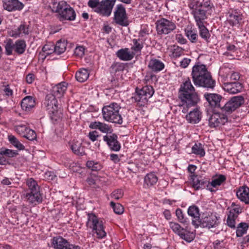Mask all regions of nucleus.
<instances>
[{
    "instance_id": "1",
    "label": "nucleus",
    "mask_w": 249,
    "mask_h": 249,
    "mask_svg": "<svg viewBox=\"0 0 249 249\" xmlns=\"http://www.w3.org/2000/svg\"><path fill=\"white\" fill-rule=\"evenodd\" d=\"M193 81L196 86L202 87L207 89H213L215 81L212 78L205 65H195L192 68L191 73Z\"/></svg>"
},
{
    "instance_id": "2",
    "label": "nucleus",
    "mask_w": 249,
    "mask_h": 249,
    "mask_svg": "<svg viewBox=\"0 0 249 249\" xmlns=\"http://www.w3.org/2000/svg\"><path fill=\"white\" fill-rule=\"evenodd\" d=\"M179 97L182 102L184 106L182 109L183 113L188 111L189 107L195 106L197 104L199 98L197 93L195 92V88L191 84L189 78L181 85L179 91Z\"/></svg>"
},
{
    "instance_id": "3",
    "label": "nucleus",
    "mask_w": 249,
    "mask_h": 249,
    "mask_svg": "<svg viewBox=\"0 0 249 249\" xmlns=\"http://www.w3.org/2000/svg\"><path fill=\"white\" fill-rule=\"evenodd\" d=\"M50 7L53 11L58 13V17L61 21H71L75 19L76 13L74 9L65 1L57 2L55 0H52Z\"/></svg>"
},
{
    "instance_id": "4",
    "label": "nucleus",
    "mask_w": 249,
    "mask_h": 249,
    "mask_svg": "<svg viewBox=\"0 0 249 249\" xmlns=\"http://www.w3.org/2000/svg\"><path fill=\"white\" fill-rule=\"evenodd\" d=\"M120 108V106L116 103L104 106L102 108L104 119L107 122L122 124L123 119L119 112Z\"/></svg>"
},
{
    "instance_id": "5",
    "label": "nucleus",
    "mask_w": 249,
    "mask_h": 249,
    "mask_svg": "<svg viewBox=\"0 0 249 249\" xmlns=\"http://www.w3.org/2000/svg\"><path fill=\"white\" fill-rule=\"evenodd\" d=\"M219 223L218 217L213 213H203L198 221L192 220V224L196 228L200 226L209 229L216 227Z\"/></svg>"
},
{
    "instance_id": "6",
    "label": "nucleus",
    "mask_w": 249,
    "mask_h": 249,
    "mask_svg": "<svg viewBox=\"0 0 249 249\" xmlns=\"http://www.w3.org/2000/svg\"><path fill=\"white\" fill-rule=\"evenodd\" d=\"M154 93V90L153 87L146 85L141 89H136V94L134 96V99L139 106H144L147 104L148 99L153 96Z\"/></svg>"
},
{
    "instance_id": "7",
    "label": "nucleus",
    "mask_w": 249,
    "mask_h": 249,
    "mask_svg": "<svg viewBox=\"0 0 249 249\" xmlns=\"http://www.w3.org/2000/svg\"><path fill=\"white\" fill-rule=\"evenodd\" d=\"M44 104L52 119L57 120L62 117L61 111L58 109L57 101L53 95H47Z\"/></svg>"
},
{
    "instance_id": "8",
    "label": "nucleus",
    "mask_w": 249,
    "mask_h": 249,
    "mask_svg": "<svg viewBox=\"0 0 249 249\" xmlns=\"http://www.w3.org/2000/svg\"><path fill=\"white\" fill-rule=\"evenodd\" d=\"M87 225L95 231L97 238L101 239L106 236V232L104 230L103 222L99 221L98 217L94 214H88Z\"/></svg>"
},
{
    "instance_id": "9",
    "label": "nucleus",
    "mask_w": 249,
    "mask_h": 249,
    "mask_svg": "<svg viewBox=\"0 0 249 249\" xmlns=\"http://www.w3.org/2000/svg\"><path fill=\"white\" fill-rule=\"evenodd\" d=\"M156 24L158 35H167L176 29L175 23L165 18H161L158 20Z\"/></svg>"
},
{
    "instance_id": "10",
    "label": "nucleus",
    "mask_w": 249,
    "mask_h": 249,
    "mask_svg": "<svg viewBox=\"0 0 249 249\" xmlns=\"http://www.w3.org/2000/svg\"><path fill=\"white\" fill-rule=\"evenodd\" d=\"M244 103V98L242 96H234L231 98L224 106L221 107L223 112L231 113Z\"/></svg>"
},
{
    "instance_id": "11",
    "label": "nucleus",
    "mask_w": 249,
    "mask_h": 249,
    "mask_svg": "<svg viewBox=\"0 0 249 249\" xmlns=\"http://www.w3.org/2000/svg\"><path fill=\"white\" fill-rule=\"evenodd\" d=\"M189 7L192 9L191 14L195 18L196 25L204 24L205 19L207 18L206 10L196 6L194 3H191Z\"/></svg>"
},
{
    "instance_id": "12",
    "label": "nucleus",
    "mask_w": 249,
    "mask_h": 249,
    "mask_svg": "<svg viewBox=\"0 0 249 249\" xmlns=\"http://www.w3.org/2000/svg\"><path fill=\"white\" fill-rule=\"evenodd\" d=\"M116 0H103L95 12L102 16L109 17L112 12Z\"/></svg>"
},
{
    "instance_id": "13",
    "label": "nucleus",
    "mask_w": 249,
    "mask_h": 249,
    "mask_svg": "<svg viewBox=\"0 0 249 249\" xmlns=\"http://www.w3.org/2000/svg\"><path fill=\"white\" fill-rule=\"evenodd\" d=\"M114 19L115 22L121 26H126L128 25L125 10L122 4L117 5Z\"/></svg>"
},
{
    "instance_id": "14",
    "label": "nucleus",
    "mask_w": 249,
    "mask_h": 249,
    "mask_svg": "<svg viewBox=\"0 0 249 249\" xmlns=\"http://www.w3.org/2000/svg\"><path fill=\"white\" fill-rule=\"evenodd\" d=\"M191 179L192 187L196 190L206 188L211 192L213 191L212 188H210V182L207 178L197 175H193L192 176Z\"/></svg>"
},
{
    "instance_id": "15",
    "label": "nucleus",
    "mask_w": 249,
    "mask_h": 249,
    "mask_svg": "<svg viewBox=\"0 0 249 249\" xmlns=\"http://www.w3.org/2000/svg\"><path fill=\"white\" fill-rule=\"evenodd\" d=\"M228 121L227 116L222 113H214L209 118V124L211 127L223 125Z\"/></svg>"
},
{
    "instance_id": "16",
    "label": "nucleus",
    "mask_w": 249,
    "mask_h": 249,
    "mask_svg": "<svg viewBox=\"0 0 249 249\" xmlns=\"http://www.w3.org/2000/svg\"><path fill=\"white\" fill-rule=\"evenodd\" d=\"M3 9L9 12L20 11L24 4L18 0H2Z\"/></svg>"
},
{
    "instance_id": "17",
    "label": "nucleus",
    "mask_w": 249,
    "mask_h": 249,
    "mask_svg": "<svg viewBox=\"0 0 249 249\" xmlns=\"http://www.w3.org/2000/svg\"><path fill=\"white\" fill-rule=\"evenodd\" d=\"M118 137L115 134L107 135L103 137V140L106 142L112 151H118L121 148V145L117 140Z\"/></svg>"
},
{
    "instance_id": "18",
    "label": "nucleus",
    "mask_w": 249,
    "mask_h": 249,
    "mask_svg": "<svg viewBox=\"0 0 249 249\" xmlns=\"http://www.w3.org/2000/svg\"><path fill=\"white\" fill-rule=\"evenodd\" d=\"M227 21L231 26L238 25L242 19V14L237 10L231 9L227 14Z\"/></svg>"
},
{
    "instance_id": "19",
    "label": "nucleus",
    "mask_w": 249,
    "mask_h": 249,
    "mask_svg": "<svg viewBox=\"0 0 249 249\" xmlns=\"http://www.w3.org/2000/svg\"><path fill=\"white\" fill-rule=\"evenodd\" d=\"M223 89L230 94H236L241 91L243 86L241 83L237 82H227L223 84Z\"/></svg>"
},
{
    "instance_id": "20",
    "label": "nucleus",
    "mask_w": 249,
    "mask_h": 249,
    "mask_svg": "<svg viewBox=\"0 0 249 249\" xmlns=\"http://www.w3.org/2000/svg\"><path fill=\"white\" fill-rule=\"evenodd\" d=\"M204 97L208 102L210 105L213 107H221L220 101L222 97L215 93H205Z\"/></svg>"
},
{
    "instance_id": "21",
    "label": "nucleus",
    "mask_w": 249,
    "mask_h": 249,
    "mask_svg": "<svg viewBox=\"0 0 249 249\" xmlns=\"http://www.w3.org/2000/svg\"><path fill=\"white\" fill-rule=\"evenodd\" d=\"M35 100L31 96H26L22 100L21 102V108L23 110L26 112L30 111L35 107Z\"/></svg>"
},
{
    "instance_id": "22",
    "label": "nucleus",
    "mask_w": 249,
    "mask_h": 249,
    "mask_svg": "<svg viewBox=\"0 0 249 249\" xmlns=\"http://www.w3.org/2000/svg\"><path fill=\"white\" fill-rule=\"evenodd\" d=\"M186 118L188 123L191 124H197L201 120V113L197 108H195L186 116Z\"/></svg>"
},
{
    "instance_id": "23",
    "label": "nucleus",
    "mask_w": 249,
    "mask_h": 249,
    "mask_svg": "<svg viewBox=\"0 0 249 249\" xmlns=\"http://www.w3.org/2000/svg\"><path fill=\"white\" fill-rule=\"evenodd\" d=\"M67 84L65 82L60 83L53 88L52 94L54 97L60 98L62 97L67 90Z\"/></svg>"
},
{
    "instance_id": "24",
    "label": "nucleus",
    "mask_w": 249,
    "mask_h": 249,
    "mask_svg": "<svg viewBox=\"0 0 249 249\" xmlns=\"http://www.w3.org/2000/svg\"><path fill=\"white\" fill-rule=\"evenodd\" d=\"M237 197L246 204H249V188L247 186L240 187L236 192Z\"/></svg>"
},
{
    "instance_id": "25",
    "label": "nucleus",
    "mask_w": 249,
    "mask_h": 249,
    "mask_svg": "<svg viewBox=\"0 0 249 249\" xmlns=\"http://www.w3.org/2000/svg\"><path fill=\"white\" fill-rule=\"evenodd\" d=\"M26 197L31 203L36 205L42 202V197L39 192H27Z\"/></svg>"
},
{
    "instance_id": "26",
    "label": "nucleus",
    "mask_w": 249,
    "mask_h": 249,
    "mask_svg": "<svg viewBox=\"0 0 249 249\" xmlns=\"http://www.w3.org/2000/svg\"><path fill=\"white\" fill-rule=\"evenodd\" d=\"M23 34L25 35H28L29 34V26L25 24H21L15 31H12L10 32V36L13 37H18L20 36V35Z\"/></svg>"
},
{
    "instance_id": "27",
    "label": "nucleus",
    "mask_w": 249,
    "mask_h": 249,
    "mask_svg": "<svg viewBox=\"0 0 249 249\" xmlns=\"http://www.w3.org/2000/svg\"><path fill=\"white\" fill-rule=\"evenodd\" d=\"M52 243L55 249H64L68 245V241L61 236H57L53 238Z\"/></svg>"
},
{
    "instance_id": "28",
    "label": "nucleus",
    "mask_w": 249,
    "mask_h": 249,
    "mask_svg": "<svg viewBox=\"0 0 249 249\" xmlns=\"http://www.w3.org/2000/svg\"><path fill=\"white\" fill-rule=\"evenodd\" d=\"M148 66L152 71L157 72L164 69V64L159 60L152 59L149 61Z\"/></svg>"
},
{
    "instance_id": "29",
    "label": "nucleus",
    "mask_w": 249,
    "mask_h": 249,
    "mask_svg": "<svg viewBox=\"0 0 249 249\" xmlns=\"http://www.w3.org/2000/svg\"><path fill=\"white\" fill-rule=\"evenodd\" d=\"M117 56L122 60L128 61L131 60L134 57L133 53H130L128 49H122L116 53Z\"/></svg>"
},
{
    "instance_id": "30",
    "label": "nucleus",
    "mask_w": 249,
    "mask_h": 249,
    "mask_svg": "<svg viewBox=\"0 0 249 249\" xmlns=\"http://www.w3.org/2000/svg\"><path fill=\"white\" fill-rule=\"evenodd\" d=\"M73 152L77 155L83 156L85 154V147L81 142L76 141L71 145Z\"/></svg>"
},
{
    "instance_id": "31",
    "label": "nucleus",
    "mask_w": 249,
    "mask_h": 249,
    "mask_svg": "<svg viewBox=\"0 0 249 249\" xmlns=\"http://www.w3.org/2000/svg\"><path fill=\"white\" fill-rule=\"evenodd\" d=\"M67 42L65 40H59L54 47V52L58 54L63 53L66 50Z\"/></svg>"
},
{
    "instance_id": "32",
    "label": "nucleus",
    "mask_w": 249,
    "mask_h": 249,
    "mask_svg": "<svg viewBox=\"0 0 249 249\" xmlns=\"http://www.w3.org/2000/svg\"><path fill=\"white\" fill-rule=\"evenodd\" d=\"M187 213L188 215L193 218L192 220L198 221L200 218L199 208L195 205L190 206Z\"/></svg>"
},
{
    "instance_id": "33",
    "label": "nucleus",
    "mask_w": 249,
    "mask_h": 249,
    "mask_svg": "<svg viewBox=\"0 0 249 249\" xmlns=\"http://www.w3.org/2000/svg\"><path fill=\"white\" fill-rule=\"evenodd\" d=\"M178 236L183 240L187 242H191L195 237V234L187 230V228H184V231H181Z\"/></svg>"
},
{
    "instance_id": "34",
    "label": "nucleus",
    "mask_w": 249,
    "mask_h": 249,
    "mask_svg": "<svg viewBox=\"0 0 249 249\" xmlns=\"http://www.w3.org/2000/svg\"><path fill=\"white\" fill-rule=\"evenodd\" d=\"M89 72L85 69H82L76 73L75 78L80 82H84L89 76Z\"/></svg>"
},
{
    "instance_id": "35",
    "label": "nucleus",
    "mask_w": 249,
    "mask_h": 249,
    "mask_svg": "<svg viewBox=\"0 0 249 249\" xmlns=\"http://www.w3.org/2000/svg\"><path fill=\"white\" fill-rule=\"evenodd\" d=\"M26 47L25 41L23 40H18L14 44L15 51L19 54L24 53Z\"/></svg>"
},
{
    "instance_id": "36",
    "label": "nucleus",
    "mask_w": 249,
    "mask_h": 249,
    "mask_svg": "<svg viewBox=\"0 0 249 249\" xmlns=\"http://www.w3.org/2000/svg\"><path fill=\"white\" fill-rule=\"evenodd\" d=\"M158 177L153 173L147 174L144 178V183L148 186H151L157 183Z\"/></svg>"
},
{
    "instance_id": "37",
    "label": "nucleus",
    "mask_w": 249,
    "mask_h": 249,
    "mask_svg": "<svg viewBox=\"0 0 249 249\" xmlns=\"http://www.w3.org/2000/svg\"><path fill=\"white\" fill-rule=\"evenodd\" d=\"M27 185L28 186V192H39V186L37 182L32 178H30L27 180Z\"/></svg>"
},
{
    "instance_id": "38",
    "label": "nucleus",
    "mask_w": 249,
    "mask_h": 249,
    "mask_svg": "<svg viewBox=\"0 0 249 249\" xmlns=\"http://www.w3.org/2000/svg\"><path fill=\"white\" fill-rule=\"evenodd\" d=\"M249 225L247 223L245 222L240 223L237 227L236 233L237 237H242L244 234H246Z\"/></svg>"
},
{
    "instance_id": "39",
    "label": "nucleus",
    "mask_w": 249,
    "mask_h": 249,
    "mask_svg": "<svg viewBox=\"0 0 249 249\" xmlns=\"http://www.w3.org/2000/svg\"><path fill=\"white\" fill-rule=\"evenodd\" d=\"M192 152L193 153L199 155L201 157L204 156L205 154L204 149L200 143L198 144L195 143L192 147Z\"/></svg>"
},
{
    "instance_id": "40",
    "label": "nucleus",
    "mask_w": 249,
    "mask_h": 249,
    "mask_svg": "<svg viewBox=\"0 0 249 249\" xmlns=\"http://www.w3.org/2000/svg\"><path fill=\"white\" fill-rule=\"evenodd\" d=\"M197 26H198L199 29L200 36L205 40L208 41L209 38L210 37V34L208 30L204 25V24Z\"/></svg>"
},
{
    "instance_id": "41",
    "label": "nucleus",
    "mask_w": 249,
    "mask_h": 249,
    "mask_svg": "<svg viewBox=\"0 0 249 249\" xmlns=\"http://www.w3.org/2000/svg\"><path fill=\"white\" fill-rule=\"evenodd\" d=\"M185 35L192 43H196L198 38L196 31L193 29L185 30Z\"/></svg>"
},
{
    "instance_id": "42",
    "label": "nucleus",
    "mask_w": 249,
    "mask_h": 249,
    "mask_svg": "<svg viewBox=\"0 0 249 249\" xmlns=\"http://www.w3.org/2000/svg\"><path fill=\"white\" fill-rule=\"evenodd\" d=\"M192 3H194V4L196 6L201 8L206 9V12L212 8V4L210 0H207L206 1L200 2L199 1H194Z\"/></svg>"
},
{
    "instance_id": "43",
    "label": "nucleus",
    "mask_w": 249,
    "mask_h": 249,
    "mask_svg": "<svg viewBox=\"0 0 249 249\" xmlns=\"http://www.w3.org/2000/svg\"><path fill=\"white\" fill-rule=\"evenodd\" d=\"M124 64L119 62L113 63L110 68V71L111 73H116L117 72L124 71Z\"/></svg>"
},
{
    "instance_id": "44",
    "label": "nucleus",
    "mask_w": 249,
    "mask_h": 249,
    "mask_svg": "<svg viewBox=\"0 0 249 249\" xmlns=\"http://www.w3.org/2000/svg\"><path fill=\"white\" fill-rule=\"evenodd\" d=\"M8 139L10 143L18 150H21L24 149V145L15 136H9Z\"/></svg>"
},
{
    "instance_id": "45",
    "label": "nucleus",
    "mask_w": 249,
    "mask_h": 249,
    "mask_svg": "<svg viewBox=\"0 0 249 249\" xmlns=\"http://www.w3.org/2000/svg\"><path fill=\"white\" fill-rule=\"evenodd\" d=\"M86 166L94 171H97L102 169V166L100 163L93 160L88 161L86 163Z\"/></svg>"
},
{
    "instance_id": "46",
    "label": "nucleus",
    "mask_w": 249,
    "mask_h": 249,
    "mask_svg": "<svg viewBox=\"0 0 249 249\" xmlns=\"http://www.w3.org/2000/svg\"><path fill=\"white\" fill-rule=\"evenodd\" d=\"M176 216H177L178 221L184 224H187L189 222L188 219L185 217L182 210L180 209H177L176 211Z\"/></svg>"
},
{
    "instance_id": "47",
    "label": "nucleus",
    "mask_w": 249,
    "mask_h": 249,
    "mask_svg": "<svg viewBox=\"0 0 249 249\" xmlns=\"http://www.w3.org/2000/svg\"><path fill=\"white\" fill-rule=\"evenodd\" d=\"M169 227L172 231L178 235L181 233V231H184V228L178 223L176 222H170Z\"/></svg>"
},
{
    "instance_id": "48",
    "label": "nucleus",
    "mask_w": 249,
    "mask_h": 249,
    "mask_svg": "<svg viewBox=\"0 0 249 249\" xmlns=\"http://www.w3.org/2000/svg\"><path fill=\"white\" fill-rule=\"evenodd\" d=\"M169 227L172 231L178 235L181 233V231H184V228L178 223L176 222H170Z\"/></svg>"
},
{
    "instance_id": "49",
    "label": "nucleus",
    "mask_w": 249,
    "mask_h": 249,
    "mask_svg": "<svg viewBox=\"0 0 249 249\" xmlns=\"http://www.w3.org/2000/svg\"><path fill=\"white\" fill-rule=\"evenodd\" d=\"M225 180V176L220 175L217 178L213 180L211 183L210 182V188H211L212 186L215 187L217 186L220 185Z\"/></svg>"
},
{
    "instance_id": "50",
    "label": "nucleus",
    "mask_w": 249,
    "mask_h": 249,
    "mask_svg": "<svg viewBox=\"0 0 249 249\" xmlns=\"http://www.w3.org/2000/svg\"><path fill=\"white\" fill-rule=\"evenodd\" d=\"M110 205L112 207L114 212L118 214H121L124 212V207L120 203H115L113 202H110Z\"/></svg>"
},
{
    "instance_id": "51",
    "label": "nucleus",
    "mask_w": 249,
    "mask_h": 249,
    "mask_svg": "<svg viewBox=\"0 0 249 249\" xmlns=\"http://www.w3.org/2000/svg\"><path fill=\"white\" fill-rule=\"evenodd\" d=\"M5 48L6 54L9 55L12 54L13 49H14V44L12 39H9L7 40Z\"/></svg>"
},
{
    "instance_id": "52",
    "label": "nucleus",
    "mask_w": 249,
    "mask_h": 249,
    "mask_svg": "<svg viewBox=\"0 0 249 249\" xmlns=\"http://www.w3.org/2000/svg\"><path fill=\"white\" fill-rule=\"evenodd\" d=\"M237 217L233 216L232 214H229L227 217V223L229 227L231 228H235V219Z\"/></svg>"
},
{
    "instance_id": "53",
    "label": "nucleus",
    "mask_w": 249,
    "mask_h": 249,
    "mask_svg": "<svg viewBox=\"0 0 249 249\" xmlns=\"http://www.w3.org/2000/svg\"><path fill=\"white\" fill-rule=\"evenodd\" d=\"M133 42L134 45L131 47V49L136 52H140L143 48L142 42L138 41L136 39H133Z\"/></svg>"
},
{
    "instance_id": "54",
    "label": "nucleus",
    "mask_w": 249,
    "mask_h": 249,
    "mask_svg": "<svg viewBox=\"0 0 249 249\" xmlns=\"http://www.w3.org/2000/svg\"><path fill=\"white\" fill-rule=\"evenodd\" d=\"M23 137L30 141H33L36 139V135L34 130L29 128Z\"/></svg>"
},
{
    "instance_id": "55",
    "label": "nucleus",
    "mask_w": 249,
    "mask_h": 249,
    "mask_svg": "<svg viewBox=\"0 0 249 249\" xmlns=\"http://www.w3.org/2000/svg\"><path fill=\"white\" fill-rule=\"evenodd\" d=\"M242 212V209L238 205L232 204V208L229 212V214H232L233 216L236 215V217H238V215Z\"/></svg>"
},
{
    "instance_id": "56",
    "label": "nucleus",
    "mask_w": 249,
    "mask_h": 249,
    "mask_svg": "<svg viewBox=\"0 0 249 249\" xmlns=\"http://www.w3.org/2000/svg\"><path fill=\"white\" fill-rule=\"evenodd\" d=\"M183 50L182 48L174 46L172 51V56L174 57H178L183 53Z\"/></svg>"
},
{
    "instance_id": "57",
    "label": "nucleus",
    "mask_w": 249,
    "mask_h": 249,
    "mask_svg": "<svg viewBox=\"0 0 249 249\" xmlns=\"http://www.w3.org/2000/svg\"><path fill=\"white\" fill-rule=\"evenodd\" d=\"M28 129L29 128L27 127L25 125L23 124L18 125L15 127L16 131L23 137L24 136Z\"/></svg>"
},
{
    "instance_id": "58",
    "label": "nucleus",
    "mask_w": 249,
    "mask_h": 249,
    "mask_svg": "<svg viewBox=\"0 0 249 249\" xmlns=\"http://www.w3.org/2000/svg\"><path fill=\"white\" fill-rule=\"evenodd\" d=\"M99 129L102 132L105 133H111L112 129L107 124L101 123Z\"/></svg>"
},
{
    "instance_id": "59",
    "label": "nucleus",
    "mask_w": 249,
    "mask_h": 249,
    "mask_svg": "<svg viewBox=\"0 0 249 249\" xmlns=\"http://www.w3.org/2000/svg\"><path fill=\"white\" fill-rule=\"evenodd\" d=\"M2 153L4 154L5 156H7L9 158H13L16 157L18 153L17 151H14L13 150H10L8 149H6L2 150Z\"/></svg>"
},
{
    "instance_id": "60",
    "label": "nucleus",
    "mask_w": 249,
    "mask_h": 249,
    "mask_svg": "<svg viewBox=\"0 0 249 249\" xmlns=\"http://www.w3.org/2000/svg\"><path fill=\"white\" fill-rule=\"evenodd\" d=\"M100 4V2L99 0H89L88 2V6L93 9L94 12H95V10L99 7Z\"/></svg>"
},
{
    "instance_id": "61",
    "label": "nucleus",
    "mask_w": 249,
    "mask_h": 249,
    "mask_svg": "<svg viewBox=\"0 0 249 249\" xmlns=\"http://www.w3.org/2000/svg\"><path fill=\"white\" fill-rule=\"evenodd\" d=\"M123 196V192L121 189H118L114 191L111 194V197L116 200H118Z\"/></svg>"
},
{
    "instance_id": "62",
    "label": "nucleus",
    "mask_w": 249,
    "mask_h": 249,
    "mask_svg": "<svg viewBox=\"0 0 249 249\" xmlns=\"http://www.w3.org/2000/svg\"><path fill=\"white\" fill-rule=\"evenodd\" d=\"M84 52L85 48L83 46H78L75 49L74 53L76 56L81 57L84 55Z\"/></svg>"
},
{
    "instance_id": "63",
    "label": "nucleus",
    "mask_w": 249,
    "mask_h": 249,
    "mask_svg": "<svg viewBox=\"0 0 249 249\" xmlns=\"http://www.w3.org/2000/svg\"><path fill=\"white\" fill-rule=\"evenodd\" d=\"M42 51L46 54H49L54 52V47L50 45H45L42 48Z\"/></svg>"
},
{
    "instance_id": "64",
    "label": "nucleus",
    "mask_w": 249,
    "mask_h": 249,
    "mask_svg": "<svg viewBox=\"0 0 249 249\" xmlns=\"http://www.w3.org/2000/svg\"><path fill=\"white\" fill-rule=\"evenodd\" d=\"M88 136L91 141L94 142L99 137V135L98 132L96 131H93L89 133Z\"/></svg>"
}]
</instances>
